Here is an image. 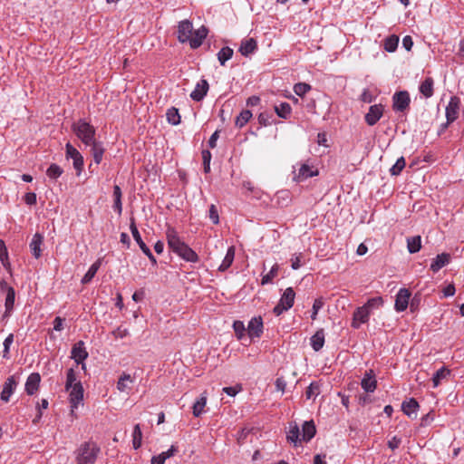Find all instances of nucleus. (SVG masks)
<instances>
[{
    "label": "nucleus",
    "instance_id": "16",
    "mask_svg": "<svg viewBox=\"0 0 464 464\" xmlns=\"http://www.w3.org/2000/svg\"><path fill=\"white\" fill-rule=\"evenodd\" d=\"M208 33V30L204 25L199 27L198 30H195V31L193 30L191 38L188 41L190 48L191 49L198 48L203 44V41L206 39Z\"/></svg>",
    "mask_w": 464,
    "mask_h": 464
},
{
    "label": "nucleus",
    "instance_id": "9",
    "mask_svg": "<svg viewBox=\"0 0 464 464\" xmlns=\"http://www.w3.org/2000/svg\"><path fill=\"white\" fill-rule=\"evenodd\" d=\"M411 102V98L406 91L396 92L392 96V109L394 111H405Z\"/></svg>",
    "mask_w": 464,
    "mask_h": 464
},
{
    "label": "nucleus",
    "instance_id": "29",
    "mask_svg": "<svg viewBox=\"0 0 464 464\" xmlns=\"http://www.w3.org/2000/svg\"><path fill=\"white\" fill-rule=\"evenodd\" d=\"M178 451V448L174 445H171L170 448L160 454L152 457L150 464H164L166 459L174 456V454Z\"/></svg>",
    "mask_w": 464,
    "mask_h": 464
},
{
    "label": "nucleus",
    "instance_id": "37",
    "mask_svg": "<svg viewBox=\"0 0 464 464\" xmlns=\"http://www.w3.org/2000/svg\"><path fill=\"white\" fill-rule=\"evenodd\" d=\"M407 248L411 254L417 253L421 248L420 236H414L407 238Z\"/></svg>",
    "mask_w": 464,
    "mask_h": 464
},
{
    "label": "nucleus",
    "instance_id": "36",
    "mask_svg": "<svg viewBox=\"0 0 464 464\" xmlns=\"http://www.w3.org/2000/svg\"><path fill=\"white\" fill-rule=\"evenodd\" d=\"M206 404H207V392H204L203 393H201L199 398L193 404V407H192L193 415L195 417H199L202 414Z\"/></svg>",
    "mask_w": 464,
    "mask_h": 464
},
{
    "label": "nucleus",
    "instance_id": "35",
    "mask_svg": "<svg viewBox=\"0 0 464 464\" xmlns=\"http://www.w3.org/2000/svg\"><path fill=\"white\" fill-rule=\"evenodd\" d=\"M275 111L279 118L287 120L291 115L292 107L288 102H284L275 106Z\"/></svg>",
    "mask_w": 464,
    "mask_h": 464
},
{
    "label": "nucleus",
    "instance_id": "30",
    "mask_svg": "<svg viewBox=\"0 0 464 464\" xmlns=\"http://www.w3.org/2000/svg\"><path fill=\"white\" fill-rule=\"evenodd\" d=\"M419 407V403L414 398H411L408 401H404L401 404L402 411L410 418L412 417V414L416 415Z\"/></svg>",
    "mask_w": 464,
    "mask_h": 464
},
{
    "label": "nucleus",
    "instance_id": "17",
    "mask_svg": "<svg viewBox=\"0 0 464 464\" xmlns=\"http://www.w3.org/2000/svg\"><path fill=\"white\" fill-rule=\"evenodd\" d=\"M17 382L14 376H9L5 383L3 384V389L0 394V398L3 401L7 402L10 400L11 395L14 393L17 387Z\"/></svg>",
    "mask_w": 464,
    "mask_h": 464
},
{
    "label": "nucleus",
    "instance_id": "50",
    "mask_svg": "<svg viewBox=\"0 0 464 464\" xmlns=\"http://www.w3.org/2000/svg\"><path fill=\"white\" fill-rule=\"evenodd\" d=\"M233 329L238 340H243L246 337V327L242 321L237 320L233 323Z\"/></svg>",
    "mask_w": 464,
    "mask_h": 464
},
{
    "label": "nucleus",
    "instance_id": "60",
    "mask_svg": "<svg viewBox=\"0 0 464 464\" xmlns=\"http://www.w3.org/2000/svg\"><path fill=\"white\" fill-rule=\"evenodd\" d=\"M375 97L368 89H364L361 94L360 100L363 102L371 103L374 101Z\"/></svg>",
    "mask_w": 464,
    "mask_h": 464
},
{
    "label": "nucleus",
    "instance_id": "6",
    "mask_svg": "<svg viewBox=\"0 0 464 464\" xmlns=\"http://www.w3.org/2000/svg\"><path fill=\"white\" fill-rule=\"evenodd\" d=\"M65 155L67 159L72 160V164L76 170V175L79 176L82 173L84 165L82 155L70 142L66 143L65 145Z\"/></svg>",
    "mask_w": 464,
    "mask_h": 464
},
{
    "label": "nucleus",
    "instance_id": "51",
    "mask_svg": "<svg viewBox=\"0 0 464 464\" xmlns=\"http://www.w3.org/2000/svg\"><path fill=\"white\" fill-rule=\"evenodd\" d=\"M0 261L6 269H10V263L8 261V252L5 242L0 239Z\"/></svg>",
    "mask_w": 464,
    "mask_h": 464
},
{
    "label": "nucleus",
    "instance_id": "19",
    "mask_svg": "<svg viewBox=\"0 0 464 464\" xmlns=\"http://www.w3.org/2000/svg\"><path fill=\"white\" fill-rule=\"evenodd\" d=\"M208 82L205 79H201L195 86L190 93V98L195 102H200L207 95L208 91Z\"/></svg>",
    "mask_w": 464,
    "mask_h": 464
},
{
    "label": "nucleus",
    "instance_id": "45",
    "mask_svg": "<svg viewBox=\"0 0 464 464\" xmlns=\"http://www.w3.org/2000/svg\"><path fill=\"white\" fill-rule=\"evenodd\" d=\"M63 173V169L57 164L53 163L46 170V175L49 179L56 180Z\"/></svg>",
    "mask_w": 464,
    "mask_h": 464
},
{
    "label": "nucleus",
    "instance_id": "28",
    "mask_svg": "<svg viewBox=\"0 0 464 464\" xmlns=\"http://www.w3.org/2000/svg\"><path fill=\"white\" fill-rule=\"evenodd\" d=\"M311 346L315 352H319L324 344V329H319L315 332V334L311 337Z\"/></svg>",
    "mask_w": 464,
    "mask_h": 464
},
{
    "label": "nucleus",
    "instance_id": "63",
    "mask_svg": "<svg viewBox=\"0 0 464 464\" xmlns=\"http://www.w3.org/2000/svg\"><path fill=\"white\" fill-rule=\"evenodd\" d=\"M24 200L27 205H35L36 204V194L34 192H27L24 197Z\"/></svg>",
    "mask_w": 464,
    "mask_h": 464
},
{
    "label": "nucleus",
    "instance_id": "13",
    "mask_svg": "<svg viewBox=\"0 0 464 464\" xmlns=\"http://www.w3.org/2000/svg\"><path fill=\"white\" fill-rule=\"evenodd\" d=\"M370 314L371 311L364 304L358 307L353 313L352 327L359 329L362 324H365L369 321Z\"/></svg>",
    "mask_w": 464,
    "mask_h": 464
},
{
    "label": "nucleus",
    "instance_id": "62",
    "mask_svg": "<svg viewBox=\"0 0 464 464\" xmlns=\"http://www.w3.org/2000/svg\"><path fill=\"white\" fill-rule=\"evenodd\" d=\"M401 443V439L397 436H393L391 440H388V447L392 450H395L399 448Z\"/></svg>",
    "mask_w": 464,
    "mask_h": 464
},
{
    "label": "nucleus",
    "instance_id": "8",
    "mask_svg": "<svg viewBox=\"0 0 464 464\" xmlns=\"http://www.w3.org/2000/svg\"><path fill=\"white\" fill-rule=\"evenodd\" d=\"M88 352L85 348V343L83 341L77 342L72 348L71 351V358L74 360L76 363V367L78 365H82V369L85 370L86 365L84 361L88 358Z\"/></svg>",
    "mask_w": 464,
    "mask_h": 464
},
{
    "label": "nucleus",
    "instance_id": "49",
    "mask_svg": "<svg viewBox=\"0 0 464 464\" xmlns=\"http://www.w3.org/2000/svg\"><path fill=\"white\" fill-rule=\"evenodd\" d=\"M320 393V385L317 382H311L305 391L307 400L315 399Z\"/></svg>",
    "mask_w": 464,
    "mask_h": 464
},
{
    "label": "nucleus",
    "instance_id": "27",
    "mask_svg": "<svg viewBox=\"0 0 464 464\" xmlns=\"http://www.w3.org/2000/svg\"><path fill=\"white\" fill-rule=\"evenodd\" d=\"M91 147V153L92 155L93 160L96 164H100L102 160L103 154L105 149L102 145V142L99 140H94L93 143L89 145Z\"/></svg>",
    "mask_w": 464,
    "mask_h": 464
},
{
    "label": "nucleus",
    "instance_id": "10",
    "mask_svg": "<svg viewBox=\"0 0 464 464\" xmlns=\"http://www.w3.org/2000/svg\"><path fill=\"white\" fill-rule=\"evenodd\" d=\"M459 106H460L459 98L457 96L450 97V100L446 107L447 124H450L458 119Z\"/></svg>",
    "mask_w": 464,
    "mask_h": 464
},
{
    "label": "nucleus",
    "instance_id": "56",
    "mask_svg": "<svg viewBox=\"0 0 464 464\" xmlns=\"http://www.w3.org/2000/svg\"><path fill=\"white\" fill-rule=\"evenodd\" d=\"M324 306V301L321 298L314 300L312 308L311 319L314 321L316 319L319 310Z\"/></svg>",
    "mask_w": 464,
    "mask_h": 464
},
{
    "label": "nucleus",
    "instance_id": "42",
    "mask_svg": "<svg viewBox=\"0 0 464 464\" xmlns=\"http://www.w3.org/2000/svg\"><path fill=\"white\" fill-rule=\"evenodd\" d=\"M399 44V37L395 34L388 36L383 43V48L389 53L394 52Z\"/></svg>",
    "mask_w": 464,
    "mask_h": 464
},
{
    "label": "nucleus",
    "instance_id": "1",
    "mask_svg": "<svg viewBox=\"0 0 464 464\" xmlns=\"http://www.w3.org/2000/svg\"><path fill=\"white\" fill-rule=\"evenodd\" d=\"M166 238L169 248L184 261L189 263L199 261L198 255L181 239L174 227H167Z\"/></svg>",
    "mask_w": 464,
    "mask_h": 464
},
{
    "label": "nucleus",
    "instance_id": "64",
    "mask_svg": "<svg viewBox=\"0 0 464 464\" xmlns=\"http://www.w3.org/2000/svg\"><path fill=\"white\" fill-rule=\"evenodd\" d=\"M286 381L285 380L284 377H278L276 380V390L281 392H285V388H286Z\"/></svg>",
    "mask_w": 464,
    "mask_h": 464
},
{
    "label": "nucleus",
    "instance_id": "15",
    "mask_svg": "<svg viewBox=\"0 0 464 464\" xmlns=\"http://www.w3.org/2000/svg\"><path fill=\"white\" fill-rule=\"evenodd\" d=\"M318 174L319 171L316 168L304 163L300 166L298 173L295 175L294 180L296 182H301L307 179L308 178L315 177Z\"/></svg>",
    "mask_w": 464,
    "mask_h": 464
},
{
    "label": "nucleus",
    "instance_id": "11",
    "mask_svg": "<svg viewBox=\"0 0 464 464\" xmlns=\"http://www.w3.org/2000/svg\"><path fill=\"white\" fill-rule=\"evenodd\" d=\"M193 33V24L188 20H182L178 25V40L179 43H188Z\"/></svg>",
    "mask_w": 464,
    "mask_h": 464
},
{
    "label": "nucleus",
    "instance_id": "7",
    "mask_svg": "<svg viewBox=\"0 0 464 464\" xmlns=\"http://www.w3.org/2000/svg\"><path fill=\"white\" fill-rule=\"evenodd\" d=\"M69 402L71 405V413L73 414L74 411L83 401L84 390L82 382H77L69 391Z\"/></svg>",
    "mask_w": 464,
    "mask_h": 464
},
{
    "label": "nucleus",
    "instance_id": "23",
    "mask_svg": "<svg viewBox=\"0 0 464 464\" xmlns=\"http://www.w3.org/2000/svg\"><path fill=\"white\" fill-rule=\"evenodd\" d=\"M450 255L449 253L439 254L430 264V270L433 273L439 272L442 267L450 262Z\"/></svg>",
    "mask_w": 464,
    "mask_h": 464
},
{
    "label": "nucleus",
    "instance_id": "47",
    "mask_svg": "<svg viewBox=\"0 0 464 464\" xmlns=\"http://www.w3.org/2000/svg\"><path fill=\"white\" fill-rule=\"evenodd\" d=\"M128 382H133V380L130 374L123 373L117 382V389L120 392H126L130 389Z\"/></svg>",
    "mask_w": 464,
    "mask_h": 464
},
{
    "label": "nucleus",
    "instance_id": "20",
    "mask_svg": "<svg viewBox=\"0 0 464 464\" xmlns=\"http://www.w3.org/2000/svg\"><path fill=\"white\" fill-rule=\"evenodd\" d=\"M362 388L366 392H373L377 387V381L373 370L366 371L361 382Z\"/></svg>",
    "mask_w": 464,
    "mask_h": 464
},
{
    "label": "nucleus",
    "instance_id": "2",
    "mask_svg": "<svg viewBox=\"0 0 464 464\" xmlns=\"http://www.w3.org/2000/svg\"><path fill=\"white\" fill-rule=\"evenodd\" d=\"M100 448L93 441H86L75 450L77 464H95Z\"/></svg>",
    "mask_w": 464,
    "mask_h": 464
},
{
    "label": "nucleus",
    "instance_id": "59",
    "mask_svg": "<svg viewBox=\"0 0 464 464\" xmlns=\"http://www.w3.org/2000/svg\"><path fill=\"white\" fill-rule=\"evenodd\" d=\"M111 334L115 338L123 339V338L127 337L130 334V333H129L128 329L122 328L120 326V327L116 328L114 331H112Z\"/></svg>",
    "mask_w": 464,
    "mask_h": 464
},
{
    "label": "nucleus",
    "instance_id": "52",
    "mask_svg": "<svg viewBox=\"0 0 464 464\" xmlns=\"http://www.w3.org/2000/svg\"><path fill=\"white\" fill-rule=\"evenodd\" d=\"M13 343H14V334H9L3 343V345H4L3 358H5V359L10 358V347Z\"/></svg>",
    "mask_w": 464,
    "mask_h": 464
},
{
    "label": "nucleus",
    "instance_id": "3",
    "mask_svg": "<svg viewBox=\"0 0 464 464\" xmlns=\"http://www.w3.org/2000/svg\"><path fill=\"white\" fill-rule=\"evenodd\" d=\"M72 130L85 146H89L96 140V130L94 126L85 119H80L76 122H73L72 125Z\"/></svg>",
    "mask_w": 464,
    "mask_h": 464
},
{
    "label": "nucleus",
    "instance_id": "41",
    "mask_svg": "<svg viewBox=\"0 0 464 464\" xmlns=\"http://www.w3.org/2000/svg\"><path fill=\"white\" fill-rule=\"evenodd\" d=\"M77 382H81V381L78 380L75 370L73 368H70L66 372L65 391H69Z\"/></svg>",
    "mask_w": 464,
    "mask_h": 464
},
{
    "label": "nucleus",
    "instance_id": "44",
    "mask_svg": "<svg viewBox=\"0 0 464 464\" xmlns=\"http://www.w3.org/2000/svg\"><path fill=\"white\" fill-rule=\"evenodd\" d=\"M278 272L279 266L275 264L267 274L262 276L261 284L264 285L272 283L274 278L277 276Z\"/></svg>",
    "mask_w": 464,
    "mask_h": 464
},
{
    "label": "nucleus",
    "instance_id": "26",
    "mask_svg": "<svg viewBox=\"0 0 464 464\" xmlns=\"http://www.w3.org/2000/svg\"><path fill=\"white\" fill-rule=\"evenodd\" d=\"M257 49L256 41L254 38L244 39L239 46V52L243 56H248Z\"/></svg>",
    "mask_w": 464,
    "mask_h": 464
},
{
    "label": "nucleus",
    "instance_id": "32",
    "mask_svg": "<svg viewBox=\"0 0 464 464\" xmlns=\"http://www.w3.org/2000/svg\"><path fill=\"white\" fill-rule=\"evenodd\" d=\"M434 81L431 77H427L420 85V92L425 98H430L433 95Z\"/></svg>",
    "mask_w": 464,
    "mask_h": 464
},
{
    "label": "nucleus",
    "instance_id": "46",
    "mask_svg": "<svg viewBox=\"0 0 464 464\" xmlns=\"http://www.w3.org/2000/svg\"><path fill=\"white\" fill-rule=\"evenodd\" d=\"M142 432L140 424L134 426L132 431V445L135 450H138L141 446Z\"/></svg>",
    "mask_w": 464,
    "mask_h": 464
},
{
    "label": "nucleus",
    "instance_id": "18",
    "mask_svg": "<svg viewBox=\"0 0 464 464\" xmlns=\"http://www.w3.org/2000/svg\"><path fill=\"white\" fill-rule=\"evenodd\" d=\"M248 336L252 338H259L263 334V321L260 316L253 317L247 325Z\"/></svg>",
    "mask_w": 464,
    "mask_h": 464
},
{
    "label": "nucleus",
    "instance_id": "40",
    "mask_svg": "<svg viewBox=\"0 0 464 464\" xmlns=\"http://www.w3.org/2000/svg\"><path fill=\"white\" fill-rule=\"evenodd\" d=\"M252 118V112L249 110H243L239 115L236 118L235 125L241 129L243 128Z\"/></svg>",
    "mask_w": 464,
    "mask_h": 464
},
{
    "label": "nucleus",
    "instance_id": "39",
    "mask_svg": "<svg viewBox=\"0 0 464 464\" xmlns=\"http://www.w3.org/2000/svg\"><path fill=\"white\" fill-rule=\"evenodd\" d=\"M167 121L169 124L177 126L180 123V115L179 110L175 107L168 109L166 112Z\"/></svg>",
    "mask_w": 464,
    "mask_h": 464
},
{
    "label": "nucleus",
    "instance_id": "22",
    "mask_svg": "<svg viewBox=\"0 0 464 464\" xmlns=\"http://www.w3.org/2000/svg\"><path fill=\"white\" fill-rule=\"evenodd\" d=\"M286 440L288 442L293 443L295 446L301 444V432L296 422H291L289 424L288 431L286 433Z\"/></svg>",
    "mask_w": 464,
    "mask_h": 464
},
{
    "label": "nucleus",
    "instance_id": "12",
    "mask_svg": "<svg viewBox=\"0 0 464 464\" xmlns=\"http://www.w3.org/2000/svg\"><path fill=\"white\" fill-rule=\"evenodd\" d=\"M384 107L382 104H374L370 106L368 112L365 114V122L369 126L375 125L379 120L382 117Z\"/></svg>",
    "mask_w": 464,
    "mask_h": 464
},
{
    "label": "nucleus",
    "instance_id": "57",
    "mask_svg": "<svg viewBox=\"0 0 464 464\" xmlns=\"http://www.w3.org/2000/svg\"><path fill=\"white\" fill-rule=\"evenodd\" d=\"M208 217L213 224L217 225L219 223L218 212L217 207L214 204H211L209 207Z\"/></svg>",
    "mask_w": 464,
    "mask_h": 464
},
{
    "label": "nucleus",
    "instance_id": "61",
    "mask_svg": "<svg viewBox=\"0 0 464 464\" xmlns=\"http://www.w3.org/2000/svg\"><path fill=\"white\" fill-rule=\"evenodd\" d=\"M302 254H295L291 258V267L297 270L301 266Z\"/></svg>",
    "mask_w": 464,
    "mask_h": 464
},
{
    "label": "nucleus",
    "instance_id": "48",
    "mask_svg": "<svg viewBox=\"0 0 464 464\" xmlns=\"http://www.w3.org/2000/svg\"><path fill=\"white\" fill-rule=\"evenodd\" d=\"M406 161L404 157H400L394 165L390 169V173L392 176H398L401 174L402 169L405 168Z\"/></svg>",
    "mask_w": 464,
    "mask_h": 464
},
{
    "label": "nucleus",
    "instance_id": "43",
    "mask_svg": "<svg viewBox=\"0 0 464 464\" xmlns=\"http://www.w3.org/2000/svg\"><path fill=\"white\" fill-rule=\"evenodd\" d=\"M234 51L232 48L228 46H225L221 48V50L218 53V59L221 65H225L226 62L230 60L233 56Z\"/></svg>",
    "mask_w": 464,
    "mask_h": 464
},
{
    "label": "nucleus",
    "instance_id": "4",
    "mask_svg": "<svg viewBox=\"0 0 464 464\" xmlns=\"http://www.w3.org/2000/svg\"><path fill=\"white\" fill-rule=\"evenodd\" d=\"M295 293L292 287H287L281 295L278 304L274 307L273 313L279 316L284 312L293 307L295 303Z\"/></svg>",
    "mask_w": 464,
    "mask_h": 464
},
{
    "label": "nucleus",
    "instance_id": "25",
    "mask_svg": "<svg viewBox=\"0 0 464 464\" xmlns=\"http://www.w3.org/2000/svg\"><path fill=\"white\" fill-rule=\"evenodd\" d=\"M316 429L314 420H306L303 423L301 433L302 441H310L314 437Z\"/></svg>",
    "mask_w": 464,
    "mask_h": 464
},
{
    "label": "nucleus",
    "instance_id": "38",
    "mask_svg": "<svg viewBox=\"0 0 464 464\" xmlns=\"http://www.w3.org/2000/svg\"><path fill=\"white\" fill-rule=\"evenodd\" d=\"M450 374V370L445 366H442L438 371H436L432 377L433 387H438L441 381L446 379Z\"/></svg>",
    "mask_w": 464,
    "mask_h": 464
},
{
    "label": "nucleus",
    "instance_id": "53",
    "mask_svg": "<svg viewBox=\"0 0 464 464\" xmlns=\"http://www.w3.org/2000/svg\"><path fill=\"white\" fill-rule=\"evenodd\" d=\"M311 90V86L305 82H298L294 85V92L297 96L303 97Z\"/></svg>",
    "mask_w": 464,
    "mask_h": 464
},
{
    "label": "nucleus",
    "instance_id": "55",
    "mask_svg": "<svg viewBox=\"0 0 464 464\" xmlns=\"http://www.w3.org/2000/svg\"><path fill=\"white\" fill-rule=\"evenodd\" d=\"M383 304L382 298L381 296H376L370 298L364 305L371 311L374 308H379Z\"/></svg>",
    "mask_w": 464,
    "mask_h": 464
},
{
    "label": "nucleus",
    "instance_id": "24",
    "mask_svg": "<svg viewBox=\"0 0 464 464\" xmlns=\"http://www.w3.org/2000/svg\"><path fill=\"white\" fill-rule=\"evenodd\" d=\"M44 243V237L39 233H35L30 242V250L32 255L38 259L42 256V245Z\"/></svg>",
    "mask_w": 464,
    "mask_h": 464
},
{
    "label": "nucleus",
    "instance_id": "31",
    "mask_svg": "<svg viewBox=\"0 0 464 464\" xmlns=\"http://www.w3.org/2000/svg\"><path fill=\"white\" fill-rule=\"evenodd\" d=\"M234 258H235V247L233 246H231L228 247L222 263L218 266V271L225 272L226 270H227L231 266V265L234 261Z\"/></svg>",
    "mask_w": 464,
    "mask_h": 464
},
{
    "label": "nucleus",
    "instance_id": "14",
    "mask_svg": "<svg viewBox=\"0 0 464 464\" xmlns=\"http://www.w3.org/2000/svg\"><path fill=\"white\" fill-rule=\"evenodd\" d=\"M411 297V292L406 288H401L395 298L394 308L397 312H403L406 310L409 304V300Z\"/></svg>",
    "mask_w": 464,
    "mask_h": 464
},
{
    "label": "nucleus",
    "instance_id": "21",
    "mask_svg": "<svg viewBox=\"0 0 464 464\" xmlns=\"http://www.w3.org/2000/svg\"><path fill=\"white\" fill-rule=\"evenodd\" d=\"M41 376L38 372L31 373L25 382V392L28 395H33L39 389Z\"/></svg>",
    "mask_w": 464,
    "mask_h": 464
},
{
    "label": "nucleus",
    "instance_id": "5",
    "mask_svg": "<svg viewBox=\"0 0 464 464\" xmlns=\"http://www.w3.org/2000/svg\"><path fill=\"white\" fill-rule=\"evenodd\" d=\"M130 229L131 235L133 237V239L136 241V243L140 246L142 253L148 256V258L151 262L152 266H157V259L154 256V255L152 254L150 247L142 240L141 236L137 228L135 219L133 218H130Z\"/></svg>",
    "mask_w": 464,
    "mask_h": 464
},
{
    "label": "nucleus",
    "instance_id": "54",
    "mask_svg": "<svg viewBox=\"0 0 464 464\" xmlns=\"http://www.w3.org/2000/svg\"><path fill=\"white\" fill-rule=\"evenodd\" d=\"M272 118L273 114L271 112L263 111L259 113L257 120L260 125L266 127L272 124Z\"/></svg>",
    "mask_w": 464,
    "mask_h": 464
},
{
    "label": "nucleus",
    "instance_id": "58",
    "mask_svg": "<svg viewBox=\"0 0 464 464\" xmlns=\"http://www.w3.org/2000/svg\"><path fill=\"white\" fill-rule=\"evenodd\" d=\"M223 392L227 394L228 396L234 397L236 396L239 392L242 391V386L240 384H237L236 386H230V387H224Z\"/></svg>",
    "mask_w": 464,
    "mask_h": 464
},
{
    "label": "nucleus",
    "instance_id": "33",
    "mask_svg": "<svg viewBox=\"0 0 464 464\" xmlns=\"http://www.w3.org/2000/svg\"><path fill=\"white\" fill-rule=\"evenodd\" d=\"M15 300V291L14 288H9L8 292H6L5 301V316H9L14 310Z\"/></svg>",
    "mask_w": 464,
    "mask_h": 464
},
{
    "label": "nucleus",
    "instance_id": "34",
    "mask_svg": "<svg viewBox=\"0 0 464 464\" xmlns=\"http://www.w3.org/2000/svg\"><path fill=\"white\" fill-rule=\"evenodd\" d=\"M102 265V260L98 259L96 260L88 269L86 274L82 278L81 282L82 285L89 284L92 278L95 276L97 271L99 270L100 266Z\"/></svg>",
    "mask_w": 464,
    "mask_h": 464
}]
</instances>
